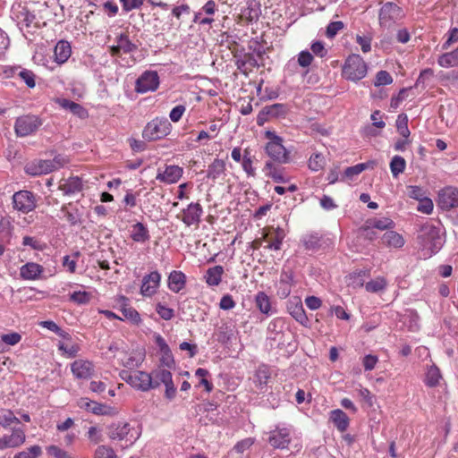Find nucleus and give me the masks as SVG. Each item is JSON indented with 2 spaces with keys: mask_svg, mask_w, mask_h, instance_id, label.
I'll use <instances>...</instances> for the list:
<instances>
[{
  "mask_svg": "<svg viewBox=\"0 0 458 458\" xmlns=\"http://www.w3.org/2000/svg\"><path fill=\"white\" fill-rule=\"evenodd\" d=\"M440 231L439 224L435 225L432 222H427L421 226L418 237L422 246L420 256L423 259L430 258L442 248Z\"/></svg>",
  "mask_w": 458,
  "mask_h": 458,
  "instance_id": "nucleus-1",
  "label": "nucleus"
},
{
  "mask_svg": "<svg viewBox=\"0 0 458 458\" xmlns=\"http://www.w3.org/2000/svg\"><path fill=\"white\" fill-rule=\"evenodd\" d=\"M268 140L265 145V152L270 158L269 161L277 165L288 164L291 160L290 151L283 145V139L271 131L265 132Z\"/></svg>",
  "mask_w": 458,
  "mask_h": 458,
  "instance_id": "nucleus-2",
  "label": "nucleus"
},
{
  "mask_svg": "<svg viewBox=\"0 0 458 458\" xmlns=\"http://www.w3.org/2000/svg\"><path fill=\"white\" fill-rule=\"evenodd\" d=\"M66 163H68V158L58 155L53 160L36 159L29 162L25 165L24 170L28 174L37 176L57 170Z\"/></svg>",
  "mask_w": 458,
  "mask_h": 458,
  "instance_id": "nucleus-3",
  "label": "nucleus"
},
{
  "mask_svg": "<svg viewBox=\"0 0 458 458\" xmlns=\"http://www.w3.org/2000/svg\"><path fill=\"white\" fill-rule=\"evenodd\" d=\"M121 377L135 389L146 392L149 389L157 388L159 383L153 381L152 375L144 371L135 370L128 371L123 370Z\"/></svg>",
  "mask_w": 458,
  "mask_h": 458,
  "instance_id": "nucleus-4",
  "label": "nucleus"
},
{
  "mask_svg": "<svg viewBox=\"0 0 458 458\" xmlns=\"http://www.w3.org/2000/svg\"><path fill=\"white\" fill-rule=\"evenodd\" d=\"M139 427H133L127 422L113 423L108 428L107 435L112 440L125 441L131 445L140 436Z\"/></svg>",
  "mask_w": 458,
  "mask_h": 458,
  "instance_id": "nucleus-5",
  "label": "nucleus"
},
{
  "mask_svg": "<svg viewBox=\"0 0 458 458\" xmlns=\"http://www.w3.org/2000/svg\"><path fill=\"white\" fill-rule=\"evenodd\" d=\"M367 74V64L359 55H351L343 67V76L350 81H357Z\"/></svg>",
  "mask_w": 458,
  "mask_h": 458,
  "instance_id": "nucleus-6",
  "label": "nucleus"
},
{
  "mask_svg": "<svg viewBox=\"0 0 458 458\" xmlns=\"http://www.w3.org/2000/svg\"><path fill=\"white\" fill-rule=\"evenodd\" d=\"M170 130L169 121L165 117L157 116L146 125L142 135L148 140H157L166 136Z\"/></svg>",
  "mask_w": 458,
  "mask_h": 458,
  "instance_id": "nucleus-7",
  "label": "nucleus"
},
{
  "mask_svg": "<svg viewBox=\"0 0 458 458\" xmlns=\"http://www.w3.org/2000/svg\"><path fill=\"white\" fill-rule=\"evenodd\" d=\"M13 208L22 214H29L37 208V196L26 190L16 191L12 198Z\"/></svg>",
  "mask_w": 458,
  "mask_h": 458,
  "instance_id": "nucleus-8",
  "label": "nucleus"
},
{
  "mask_svg": "<svg viewBox=\"0 0 458 458\" xmlns=\"http://www.w3.org/2000/svg\"><path fill=\"white\" fill-rule=\"evenodd\" d=\"M285 237V233L284 229L280 227H269L263 231L262 236L260 239H257L254 243L256 244V248L259 247L264 241L267 242L265 246L266 249L272 250H279L282 248L283 241Z\"/></svg>",
  "mask_w": 458,
  "mask_h": 458,
  "instance_id": "nucleus-9",
  "label": "nucleus"
},
{
  "mask_svg": "<svg viewBox=\"0 0 458 458\" xmlns=\"http://www.w3.org/2000/svg\"><path fill=\"white\" fill-rule=\"evenodd\" d=\"M26 432L22 428H13L11 433L0 436V451L18 449L26 442Z\"/></svg>",
  "mask_w": 458,
  "mask_h": 458,
  "instance_id": "nucleus-10",
  "label": "nucleus"
},
{
  "mask_svg": "<svg viewBox=\"0 0 458 458\" xmlns=\"http://www.w3.org/2000/svg\"><path fill=\"white\" fill-rule=\"evenodd\" d=\"M269 445L276 449H287L292 442V430L290 428L276 426V428L269 432L267 439Z\"/></svg>",
  "mask_w": 458,
  "mask_h": 458,
  "instance_id": "nucleus-11",
  "label": "nucleus"
},
{
  "mask_svg": "<svg viewBox=\"0 0 458 458\" xmlns=\"http://www.w3.org/2000/svg\"><path fill=\"white\" fill-rule=\"evenodd\" d=\"M400 19V8L396 4L386 3L379 12V22L384 28L390 29Z\"/></svg>",
  "mask_w": 458,
  "mask_h": 458,
  "instance_id": "nucleus-12",
  "label": "nucleus"
},
{
  "mask_svg": "<svg viewBox=\"0 0 458 458\" xmlns=\"http://www.w3.org/2000/svg\"><path fill=\"white\" fill-rule=\"evenodd\" d=\"M42 125L38 116H18L15 123V131L20 137L28 136L36 131Z\"/></svg>",
  "mask_w": 458,
  "mask_h": 458,
  "instance_id": "nucleus-13",
  "label": "nucleus"
},
{
  "mask_svg": "<svg viewBox=\"0 0 458 458\" xmlns=\"http://www.w3.org/2000/svg\"><path fill=\"white\" fill-rule=\"evenodd\" d=\"M159 85V77L157 72H144L136 81V91L139 93H146L155 91Z\"/></svg>",
  "mask_w": 458,
  "mask_h": 458,
  "instance_id": "nucleus-14",
  "label": "nucleus"
},
{
  "mask_svg": "<svg viewBox=\"0 0 458 458\" xmlns=\"http://www.w3.org/2000/svg\"><path fill=\"white\" fill-rule=\"evenodd\" d=\"M161 281V275L157 271H153L142 278V284L140 286V293L144 297L153 296L159 285Z\"/></svg>",
  "mask_w": 458,
  "mask_h": 458,
  "instance_id": "nucleus-15",
  "label": "nucleus"
},
{
  "mask_svg": "<svg viewBox=\"0 0 458 458\" xmlns=\"http://www.w3.org/2000/svg\"><path fill=\"white\" fill-rule=\"evenodd\" d=\"M438 206L444 210H450L458 206V190L446 187L439 191Z\"/></svg>",
  "mask_w": 458,
  "mask_h": 458,
  "instance_id": "nucleus-16",
  "label": "nucleus"
},
{
  "mask_svg": "<svg viewBox=\"0 0 458 458\" xmlns=\"http://www.w3.org/2000/svg\"><path fill=\"white\" fill-rule=\"evenodd\" d=\"M71 370L77 379L87 380L94 374V365L87 360H76L71 364Z\"/></svg>",
  "mask_w": 458,
  "mask_h": 458,
  "instance_id": "nucleus-17",
  "label": "nucleus"
},
{
  "mask_svg": "<svg viewBox=\"0 0 458 458\" xmlns=\"http://www.w3.org/2000/svg\"><path fill=\"white\" fill-rule=\"evenodd\" d=\"M183 170L178 165H166L164 170H157L156 180L166 184L177 182L182 177Z\"/></svg>",
  "mask_w": 458,
  "mask_h": 458,
  "instance_id": "nucleus-18",
  "label": "nucleus"
},
{
  "mask_svg": "<svg viewBox=\"0 0 458 458\" xmlns=\"http://www.w3.org/2000/svg\"><path fill=\"white\" fill-rule=\"evenodd\" d=\"M203 214V208L199 203H191L182 210V221L187 225H198Z\"/></svg>",
  "mask_w": 458,
  "mask_h": 458,
  "instance_id": "nucleus-19",
  "label": "nucleus"
},
{
  "mask_svg": "<svg viewBox=\"0 0 458 458\" xmlns=\"http://www.w3.org/2000/svg\"><path fill=\"white\" fill-rule=\"evenodd\" d=\"M287 310L297 322L307 327L309 319L300 298L294 297L291 299L287 303Z\"/></svg>",
  "mask_w": 458,
  "mask_h": 458,
  "instance_id": "nucleus-20",
  "label": "nucleus"
},
{
  "mask_svg": "<svg viewBox=\"0 0 458 458\" xmlns=\"http://www.w3.org/2000/svg\"><path fill=\"white\" fill-rule=\"evenodd\" d=\"M77 404L81 409L90 411L95 415H110L112 413L111 407L86 397L79 399Z\"/></svg>",
  "mask_w": 458,
  "mask_h": 458,
  "instance_id": "nucleus-21",
  "label": "nucleus"
},
{
  "mask_svg": "<svg viewBox=\"0 0 458 458\" xmlns=\"http://www.w3.org/2000/svg\"><path fill=\"white\" fill-rule=\"evenodd\" d=\"M137 46L133 44L127 34H120L116 38V45L110 47L112 55H119L121 53L128 54L135 51Z\"/></svg>",
  "mask_w": 458,
  "mask_h": 458,
  "instance_id": "nucleus-22",
  "label": "nucleus"
},
{
  "mask_svg": "<svg viewBox=\"0 0 458 458\" xmlns=\"http://www.w3.org/2000/svg\"><path fill=\"white\" fill-rule=\"evenodd\" d=\"M281 165L272 161H267L263 172L267 177L271 178L276 183L287 182L288 178L284 175V169Z\"/></svg>",
  "mask_w": 458,
  "mask_h": 458,
  "instance_id": "nucleus-23",
  "label": "nucleus"
},
{
  "mask_svg": "<svg viewBox=\"0 0 458 458\" xmlns=\"http://www.w3.org/2000/svg\"><path fill=\"white\" fill-rule=\"evenodd\" d=\"M119 310L122 312L123 318L121 320H128L133 324L138 325L140 322V316L139 312L128 304V299L121 296L117 301Z\"/></svg>",
  "mask_w": 458,
  "mask_h": 458,
  "instance_id": "nucleus-24",
  "label": "nucleus"
},
{
  "mask_svg": "<svg viewBox=\"0 0 458 458\" xmlns=\"http://www.w3.org/2000/svg\"><path fill=\"white\" fill-rule=\"evenodd\" d=\"M72 55V47L68 41L60 40L56 43L54 49L55 61L59 64H64Z\"/></svg>",
  "mask_w": 458,
  "mask_h": 458,
  "instance_id": "nucleus-25",
  "label": "nucleus"
},
{
  "mask_svg": "<svg viewBox=\"0 0 458 458\" xmlns=\"http://www.w3.org/2000/svg\"><path fill=\"white\" fill-rule=\"evenodd\" d=\"M44 268L41 265L34 262H28L20 269L21 277L25 280H36L39 277Z\"/></svg>",
  "mask_w": 458,
  "mask_h": 458,
  "instance_id": "nucleus-26",
  "label": "nucleus"
},
{
  "mask_svg": "<svg viewBox=\"0 0 458 458\" xmlns=\"http://www.w3.org/2000/svg\"><path fill=\"white\" fill-rule=\"evenodd\" d=\"M186 284V276L182 271L174 270L168 276V288L174 293H179Z\"/></svg>",
  "mask_w": 458,
  "mask_h": 458,
  "instance_id": "nucleus-27",
  "label": "nucleus"
},
{
  "mask_svg": "<svg viewBox=\"0 0 458 458\" xmlns=\"http://www.w3.org/2000/svg\"><path fill=\"white\" fill-rule=\"evenodd\" d=\"M270 378L269 369L266 365L259 366L253 377V382L259 391H264Z\"/></svg>",
  "mask_w": 458,
  "mask_h": 458,
  "instance_id": "nucleus-28",
  "label": "nucleus"
},
{
  "mask_svg": "<svg viewBox=\"0 0 458 458\" xmlns=\"http://www.w3.org/2000/svg\"><path fill=\"white\" fill-rule=\"evenodd\" d=\"M59 189L65 195H73L82 190V182L79 177H70L59 185Z\"/></svg>",
  "mask_w": 458,
  "mask_h": 458,
  "instance_id": "nucleus-29",
  "label": "nucleus"
},
{
  "mask_svg": "<svg viewBox=\"0 0 458 458\" xmlns=\"http://www.w3.org/2000/svg\"><path fill=\"white\" fill-rule=\"evenodd\" d=\"M224 267L220 265L209 267L205 276V282L208 286H217L222 281Z\"/></svg>",
  "mask_w": 458,
  "mask_h": 458,
  "instance_id": "nucleus-30",
  "label": "nucleus"
},
{
  "mask_svg": "<svg viewBox=\"0 0 458 458\" xmlns=\"http://www.w3.org/2000/svg\"><path fill=\"white\" fill-rule=\"evenodd\" d=\"M149 232L145 225L140 222L131 226V238L136 242H145L149 240Z\"/></svg>",
  "mask_w": 458,
  "mask_h": 458,
  "instance_id": "nucleus-31",
  "label": "nucleus"
},
{
  "mask_svg": "<svg viewBox=\"0 0 458 458\" xmlns=\"http://www.w3.org/2000/svg\"><path fill=\"white\" fill-rule=\"evenodd\" d=\"M330 419L341 432H344L349 427V418L346 413L340 409L332 411Z\"/></svg>",
  "mask_w": 458,
  "mask_h": 458,
  "instance_id": "nucleus-32",
  "label": "nucleus"
},
{
  "mask_svg": "<svg viewBox=\"0 0 458 458\" xmlns=\"http://www.w3.org/2000/svg\"><path fill=\"white\" fill-rule=\"evenodd\" d=\"M20 423V419L16 416L13 411L10 409H0V427L6 429L13 425Z\"/></svg>",
  "mask_w": 458,
  "mask_h": 458,
  "instance_id": "nucleus-33",
  "label": "nucleus"
},
{
  "mask_svg": "<svg viewBox=\"0 0 458 458\" xmlns=\"http://www.w3.org/2000/svg\"><path fill=\"white\" fill-rule=\"evenodd\" d=\"M437 63L440 66L449 68L458 65V47L452 52L445 53L441 55Z\"/></svg>",
  "mask_w": 458,
  "mask_h": 458,
  "instance_id": "nucleus-34",
  "label": "nucleus"
},
{
  "mask_svg": "<svg viewBox=\"0 0 458 458\" xmlns=\"http://www.w3.org/2000/svg\"><path fill=\"white\" fill-rule=\"evenodd\" d=\"M225 170V164L221 159H215L208 169V177L212 180H216L224 174Z\"/></svg>",
  "mask_w": 458,
  "mask_h": 458,
  "instance_id": "nucleus-35",
  "label": "nucleus"
},
{
  "mask_svg": "<svg viewBox=\"0 0 458 458\" xmlns=\"http://www.w3.org/2000/svg\"><path fill=\"white\" fill-rule=\"evenodd\" d=\"M255 303L259 311L263 314H269L271 303L269 297L264 292H259L255 296Z\"/></svg>",
  "mask_w": 458,
  "mask_h": 458,
  "instance_id": "nucleus-36",
  "label": "nucleus"
},
{
  "mask_svg": "<svg viewBox=\"0 0 458 458\" xmlns=\"http://www.w3.org/2000/svg\"><path fill=\"white\" fill-rule=\"evenodd\" d=\"M403 321L411 331H416L419 328V316L416 311L412 310H406L403 314Z\"/></svg>",
  "mask_w": 458,
  "mask_h": 458,
  "instance_id": "nucleus-37",
  "label": "nucleus"
},
{
  "mask_svg": "<svg viewBox=\"0 0 458 458\" xmlns=\"http://www.w3.org/2000/svg\"><path fill=\"white\" fill-rule=\"evenodd\" d=\"M364 165L357 164L353 166L347 167L341 175L340 182L353 181L360 173L365 170Z\"/></svg>",
  "mask_w": 458,
  "mask_h": 458,
  "instance_id": "nucleus-38",
  "label": "nucleus"
},
{
  "mask_svg": "<svg viewBox=\"0 0 458 458\" xmlns=\"http://www.w3.org/2000/svg\"><path fill=\"white\" fill-rule=\"evenodd\" d=\"M365 223H367L373 229H377L380 231L391 229L394 227V222L386 217L368 219Z\"/></svg>",
  "mask_w": 458,
  "mask_h": 458,
  "instance_id": "nucleus-39",
  "label": "nucleus"
},
{
  "mask_svg": "<svg viewBox=\"0 0 458 458\" xmlns=\"http://www.w3.org/2000/svg\"><path fill=\"white\" fill-rule=\"evenodd\" d=\"M61 211L70 225H76L81 223V215L77 208L69 209L67 206H63Z\"/></svg>",
  "mask_w": 458,
  "mask_h": 458,
  "instance_id": "nucleus-40",
  "label": "nucleus"
},
{
  "mask_svg": "<svg viewBox=\"0 0 458 458\" xmlns=\"http://www.w3.org/2000/svg\"><path fill=\"white\" fill-rule=\"evenodd\" d=\"M293 275L284 273L280 279V290L278 294L281 298H286L291 293V284L293 282Z\"/></svg>",
  "mask_w": 458,
  "mask_h": 458,
  "instance_id": "nucleus-41",
  "label": "nucleus"
},
{
  "mask_svg": "<svg viewBox=\"0 0 458 458\" xmlns=\"http://www.w3.org/2000/svg\"><path fill=\"white\" fill-rule=\"evenodd\" d=\"M153 381H157L159 384L163 383L164 385L172 381V374L169 369L164 368H157L152 373Z\"/></svg>",
  "mask_w": 458,
  "mask_h": 458,
  "instance_id": "nucleus-42",
  "label": "nucleus"
},
{
  "mask_svg": "<svg viewBox=\"0 0 458 458\" xmlns=\"http://www.w3.org/2000/svg\"><path fill=\"white\" fill-rule=\"evenodd\" d=\"M371 119L373 120V123L362 129V134L366 137L377 135V130L385 126V122L377 120L376 116H371Z\"/></svg>",
  "mask_w": 458,
  "mask_h": 458,
  "instance_id": "nucleus-43",
  "label": "nucleus"
},
{
  "mask_svg": "<svg viewBox=\"0 0 458 458\" xmlns=\"http://www.w3.org/2000/svg\"><path fill=\"white\" fill-rule=\"evenodd\" d=\"M41 454V446L35 445L26 448L25 450L18 452L14 454L13 458H38Z\"/></svg>",
  "mask_w": 458,
  "mask_h": 458,
  "instance_id": "nucleus-44",
  "label": "nucleus"
},
{
  "mask_svg": "<svg viewBox=\"0 0 458 458\" xmlns=\"http://www.w3.org/2000/svg\"><path fill=\"white\" fill-rule=\"evenodd\" d=\"M143 360V353L131 354L130 356L123 360V365L129 369H132L140 367Z\"/></svg>",
  "mask_w": 458,
  "mask_h": 458,
  "instance_id": "nucleus-45",
  "label": "nucleus"
},
{
  "mask_svg": "<svg viewBox=\"0 0 458 458\" xmlns=\"http://www.w3.org/2000/svg\"><path fill=\"white\" fill-rule=\"evenodd\" d=\"M381 241L386 246L397 247L401 242V236L394 231H387L382 236Z\"/></svg>",
  "mask_w": 458,
  "mask_h": 458,
  "instance_id": "nucleus-46",
  "label": "nucleus"
},
{
  "mask_svg": "<svg viewBox=\"0 0 458 458\" xmlns=\"http://www.w3.org/2000/svg\"><path fill=\"white\" fill-rule=\"evenodd\" d=\"M325 165V157L320 153L313 154L309 159V167L312 171L318 172L323 169Z\"/></svg>",
  "mask_w": 458,
  "mask_h": 458,
  "instance_id": "nucleus-47",
  "label": "nucleus"
},
{
  "mask_svg": "<svg viewBox=\"0 0 458 458\" xmlns=\"http://www.w3.org/2000/svg\"><path fill=\"white\" fill-rule=\"evenodd\" d=\"M57 104L63 107L64 111H69L74 114H79L82 111V107L79 104L65 98L57 99Z\"/></svg>",
  "mask_w": 458,
  "mask_h": 458,
  "instance_id": "nucleus-48",
  "label": "nucleus"
},
{
  "mask_svg": "<svg viewBox=\"0 0 458 458\" xmlns=\"http://www.w3.org/2000/svg\"><path fill=\"white\" fill-rule=\"evenodd\" d=\"M70 300L79 305L87 304L91 300V293L85 291L73 292L70 295Z\"/></svg>",
  "mask_w": 458,
  "mask_h": 458,
  "instance_id": "nucleus-49",
  "label": "nucleus"
},
{
  "mask_svg": "<svg viewBox=\"0 0 458 458\" xmlns=\"http://www.w3.org/2000/svg\"><path fill=\"white\" fill-rule=\"evenodd\" d=\"M285 327V319L284 318H275L272 319L267 327L268 332L274 335H278L284 331Z\"/></svg>",
  "mask_w": 458,
  "mask_h": 458,
  "instance_id": "nucleus-50",
  "label": "nucleus"
},
{
  "mask_svg": "<svg viewBox=\"0 0 458 458\" xmlns=\"http://www.w3.org/2000/svg\"><path fill=\"white\" fill-rule=\"evenodd\" d=\"M94 458H117L113 448L106 445H99L94 453Z\"/></svg>",
  "mask_w": 458,
  "mask_h": 458,
  "instance_id": "nucleus-51",
  "label": "nucleus"
},
{
  "mask_svg": "<svg viewBox=\"0 0 458 458\" xmlns=\"http://www.w3.org/2000/svg\"><path fill=\"white\" fill-rule=\"evenodd\" d=\"M47 454L54 458H74L70 453L57 445H49L47 448Z\"/></svg>",
  "mask_w": 458,
  "mask_h": 458,
  "instance_id": "nucleus-52",
  "label": "nucleus"
},
{
  "mask_svg": "<svg viewBox=\"0 0 458 458\" xmlns=\"http://www.w3.org/2000/svg\"><path fill=\"white\" fill-rule=\"evenodd\" d=\"M440 379L439 369L436 367H431L426 375V384L429 386H435L438 384Z\"/></svg>",
  "mask_w": 458,
  "mask_h": 458,
  "instance_id": "nucleus-53",
  "label": "nucleus"
},
{
  "mask_svg": "<svg viewBox=\"0 0 458 458\" xmlns=\"http://www.w3.org/2000/svg\"><path fill=\"white\" fill-rule=\"evenodd\" d=\"M156 311L159 315V317L165 320H170L174 316V310L166 307L162 303H157L156 305Z\"/></svg>",
  "mask_w": 458,
  "mask_h": 458,
  "instance_id": "nucleus-54",
  "label": "nucleus"
},
{
  "mask_svg": "<svg viewBox=\"0 0 458 458\" xmlns=\"http://www.w3.org/2000/svg\"><path fill=\"white\" fill-rule=\"evenodd\" d=\"M433 202L429 198L424 197L419 200L417 207L418 211L429 215L433 211Z\"/></svg>",
  "mask_w": 458,
  "mask_h": 458,
  "instance_id": "nucleus-55",
  "label": "nucleus"
},
{
  "mask_svg": "<svg viewBox=\"0 0 458 458\" xmlns=\"http://www.w3.org/2000/svg\"><path fill=\"white\" fill-rule=\"evenodd\" d=\"M392 81H393V79L387 72L380 71L377 73L375 86L379 87V86L388 85V84H391Z\"/></svg>",
  "mask_w": 458,
  "mask_h": 458,
  "instance_id": "nucleus-56",
  "label": "nucleus"
},
{
  "mask_svg": "<svg viewBox=\"0 0 458 458\" xmlns=\"http://www.w3.org/2000/svg\"><path fill=\"white\" fill-rule=\"evenodd\" d=\"M242 168L249 176H255V169L250 153L246 150L242 157Z\"/></svg>",
  "mask_w": 458,
  "mask_h": 458,
  "instance_id": "nucleus-57",
  "label": "nucleus"
},
{
  "mask_svg": "<svg viewBox=\"0 0 458 458\" xmlns=\"http://www.w3.org/2000/svg\"><path fill=\"white\" fill-rule=\"evenodd\" d=\"M360 233L363 238L369 241H373L377 238L376 229L370 227L367 223H364V225L360 228Z\"/></svg>",
  "mask_w": 458,
  "mask_h": 458,
  "instance_id": "nucleus-58",
  "label": "nucleus"
},
{
  "mask_svg": "<svg viewBox=\"0 0 458 458\" xmlns=\"http://www.w3.org/2000/svg\"><path fill=\"white\" fill-rule=\"evenodd\" d=\"M87 437L93 444H98L103 440L102 432L97 427H90L87 432Z\"/></svg>",
  "mask_w": 458,
  "mask_h": 458,
  "instance_id": "nucleus-59",
  "label": "nucleus"
},
{
  "mask_svg": "<svg viewBox=\"0 0 458 458\" xmlns=\"http://www.w3.org/2000/svg\"><path fill=\"white\" fill-rule=\"evenodd\" d=\"M19 76L29 88L35 87V74L31 71L24 69L19 72Z\"/></svg>",
  "mask_w": 458,
  "mask_h": 458,
  "instance_id": "nucleus-60",
  "label": "nucleus"
},
{
  "mask_svg": "<svg viewBox=\"0 0 458 458\" xmlns=\"http://www.w3.org/2000/svg\"><path fill=\"white\" fill-rule=\"evenodd\" d=\"M385 287V281L382 279L371 280L368 282L365 288L368 292L377 293Z\"/></svg>",
  "mask_w": 458,
  "mask_h": 458,
  "instance_id": "nucleus-61",
  "label": "nucleus"
},
{
  "mask_svg": "<svg viewBox=\"0 0 458 458\" xmlns=\"http://www.w3.org/2000/svg\"><path fill=\"white\" fill-rule=\"evenodd\" d=\"M343 29L344 23L342 21H332L327 28V36L328 38H334Z\"/></svg>",
  "mask_w": 458,
  "mask_h": 458,
  "instance_id": "nucleus-62",
  "label": "nucleus"
},
{
  "mask_svg": "<svg viewBox=\"0 0 458 458\" xmlns=\"http://www.w3.org/2000/svg\"><path fill=\"white\" fill-rule=\"evenodd\" d=\"M21 339V335L18 333L4 334L1 335V340L8 345H15Z\"/></svg>",
  "mask_w": 458,
  "mask_h": 458,
  "instance_id": "nucleus-63",
  "label": "nucleus"
},
{
  "mask_svg": "<svg viewBox=\"0 0 458 458\" xmlns=\"http://www.w3.org/2000/svg\"><path fill=\"white\" fill-rule=\"evenodd\" d=\"M22 244L24 246H30L33 250H42L44 249V244H42L34 237L30 236H24L22 239Z\"/></svg>",
  "mask_w": 458,
  "mask_h": 458,
  "instance_id": "nucleus-64",
  "label": "nucleus"
}]
</instances>
